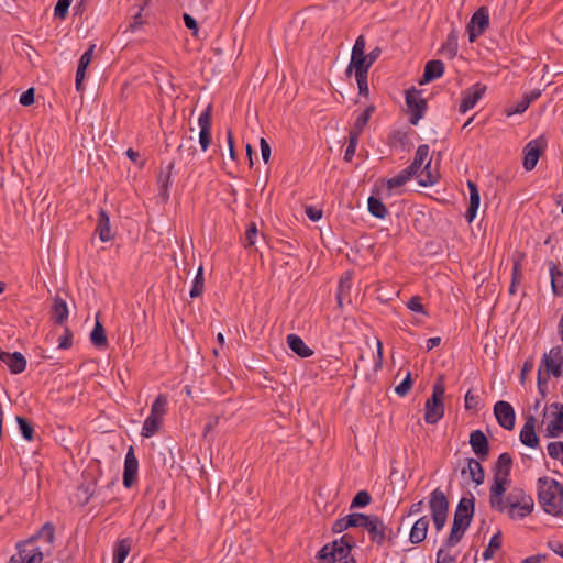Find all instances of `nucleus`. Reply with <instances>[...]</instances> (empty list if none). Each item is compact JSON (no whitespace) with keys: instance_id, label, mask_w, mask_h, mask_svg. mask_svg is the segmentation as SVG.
<instances>
[{"instance_id":"49","label":"nucleus","mask_w":563,"mask_h":563,"mask_svg":"<svg viewBox=\"0 0 563 563\" xmlns=\"http://www.w3.org/2000/svg\"><path fill=\"white\" fill-rule=\"evenodd\" d=\"M71 0H58L54 8L55 18L65 19L68 14Z\"/></svg>"},{"instance_id":"2","label":"nucleus","mask_w":563,"mask_h":563,"mask_svg":"<svg viewBox=\"0 0 563 563\" xmlns=\"http://www.w3.org/2000/svg\"><path fill=\"white\" fill-rule=\"evenodd\" d=\"M538 501L542 509L552 516L563 515V486L556 479L541 477L538 479Z\"/></svg>"},{"instance_id":"44","label":"nucleus","mask_w":563,"mask_h":563,"mask_svg":"<svg viewBox=\"0 0 563 563\" xmlns=\"http://www.w3.org/2000/svg\"><path fill=\"white\" fill-rule=\"evenodd\" d=\"M372 497L367 490H360L350 505V509L363 508L369 505Z\"/></svg>"},{"instance_id":"16","label":"nucleus","mask_w":563,"mask_h":563,"mask_svg":"<svg viewBox=\"0 0 563 563\" xmlns=\"http://www.w3.org/2000/svg\"><path fill=\"white\" fill-rule=\"evenodd\" d=\"M139 461L134 453V448L130 446L124 461L123 470V485L125 488H130L134 485L137 478Z\"/></svg>"},{"instance_id":"6","label":"nucleus","mask_w":563,"mask_h":563,"mask_svg":"<svg viewBox=\"0 0 563 563\" xmlns=\"http://www.w3.org/2000/svg\"><path fill=\"white\" fill-rule=\"evenodd\" d=\"M512 467V457L508 452L501 453L494 467V478L490 488H493V501L497 503L500 495H505L510 485V471Z\"/></svg>"},{"instance_id":"56","label":"nucleus","mask_w":563,"mask_h":563,"mask_svg":"<svg viewBox=\"0 0 563 563\" xmlns=\"http://www.w3.org/2000/svg\"><path fill=\"white\" fill-rule=\"evenodd\" d=\"M73 345V332L69 328H65L64 335H62L58 340V347L62 350H67Z\"/></svg>"},{"instance_id":"11","label":"nucleus","mask_w":563,"mask_h":563,"mask_svg":"<svg viewBox=\"0 0 563 563\" xmlns=\"http://www.w3.org/2000/svg\"><path fill=\"white\" fill-rule=\"evenodd\" d=\"M406 104L410 112L409 122L417 125L427 110V101L420 96V91L412 88L406 93Z\"/></svg>"},{"instance_id":"7","label":"nucleus","mask_w":563,"mask_h":563,"mask_svg":"<svg viewBox=\"0 0 563 563\" xmlns=\"http://www.w3.org/2000/svg\"><path fill=\"white\" fill-rule=\"evenodd\" d=\"M445 386L444 377L439 376L432 389L431 397L426 402L424 420L429 424L437 423L444 415Z\"/></svg>"},{"instance_id":"27","label":"nucleus","mask_w":563,"mask_h":563,"mask_svg":"<svg viewBox=\"0 0 563 563\" xmlns=\"http://www.w3.org/2000/svg\"><path fill=\"white\" fill-rule=\"evenodd\" d=\"M428 528H429V519L427 516H423L420 519H418L411 528L410 536H409L410 542L412 544H418V543L422 542L427 537Z\"/></svg>"},{"instance_id":"58","label":"nucleus","mask_w":563,"mask_h":563,"mask_svg":"<svg viewBox=\"0 0 563 563\" xmlns=\"http://www.w3.org/2000/svg\"><path fill=\"white\" fill-rule=\"evenodd\" d=\"M351 289V277L347 275L346 277H342L339 283L338 289V300L341 302L345 292H349Z\"/></svg>"},{"instance_id":"38","label":"nucleus","mask_w":563,"mask_h":563,"mask_svg":"<svg viewBox=\"0 0 563 563\" xmlns=\"http://www.w3.org/2000/svg\"><path fill=\"white\" fill-rule=\"evenodd\" d=\"M131 550V540L130 539H122L120 540L115 548H114V554H113V563H123L129 555Z\"/></svg>"},{"instance_id":"9","label":"nucleus","mask_w":563,"mask_h":563,"mask_svg":"<svg viewBox=\"0 0 563 563\" xmlns=\"http://www.w3.org/2000/svg\"><path fill=\"white\" fill-rule=\"evenodd\" d=\"M488 26L489 11L486 7H481L473 13L466 26L470 42L474 43L476 38L488 29Z\"/></svg>"},{"instance_id":"5","label":"nucleus","mask_w":563,"mask_h":563,"mask_svg":"<svg viewBox=\"0 0 563 563\" xmlns=\"http://www.w3.org/2000/svg\"><path fill=\"white\" fill-rule=\"evenodd\" d=\"M362 528L367 531L369 541L377 547H382L385 543L393 544L396 534L388 525L377 515L364 516Z\"/></svg>"},{"instance_id":"14","label":"nucleus","mask_w":563,"mask_h":563,"mask_svg":"<svg viewBox=\"0 0 563 563\" xmlns=\"http://www.w3.org/2000/svg\"><path fill=\"white\" fill-rule=\"evenodd\" d=\"M486 90V85H483L481 82H476L468 89L464 90L462 92V101L459 108L460 112L465 113L472 108H474L475 104L483 98Z\"/></svg>"},{"instance_id":"36","label":"nucleus","mask_w":563,"mask_h":563,"mask_svg":"<svg viewBox=\"0 0 563 563\" xmlns=\"http://www.w3.org/2000/svg\"><path fill=\"white\" fill-rule=\"evenodd\" d=\"M367 203L369 213L375 218L385 219L388 214V210L380 199L371 196Z\"/></svg>"},{"instance_id":"15","label":"nucleus","mask_w":563,"mask_h":563,"mask_svg":"<svg viewBox=\"0 0 563 563\" xmlns=\"http://www.w3.org/2000/svg\"><path fill=\"white\" fill-rule=\"evenodd\" d=\"M494 413L497 422L506 430H512L516 421V413L512 406L504 400H499L494 406Z\"/></svg>"},{"instance_id":"61","label":"nucleus","mask_w":563,"mask_h":563,"mask_svg":"<svg viewBox=\"0 0 563 563\" xmlns=\"http://www.w3.org/2000/svg\"><path fill=\"white\" fill-rule=\"evenodd\" d=\"M54 526L51 522H46L42 529L41 534L44 536L48 543L54 541Z\"/></svg>"},{"instance_id":"1","label":"nucleus","mask_w":563,"mask_h":563,"mask_svg":"<svg viewBox=\"0 0 563 563\" xmlns=\"http://www.w3.org/2000/svg\"><path fill=\"white\" fill-rule=\"evenodd\" d=\"M490 507L499 512L507 511L509 518L523 519L533 510L534 503L522 488L514 487L506 496L500 495L497 503H493V488L489 489Z\"/></svg>"},{"instance_id":"41","label":"nucleus","mask_w":563,"mask_h":563,"mask_svg":"<svg viewBox=\"0 0 563 563\" xmlns=\"http://www.w3.org/2000/svg\"><path fill=\"white\" fill-rule=\"evenodd\" d=\"M16 422L22 437L26 441H32L34 439V428L31 421L24 417L18 416Z\"/></svg>"},{"instance_id":"10","label":"nucleus","mask_w":563,"mask_h":563,"mask_svg":"<svg viewBox=\"0 0 563 563\" xmlns=\"http://www.w3.org/2000/svg\"><path fill=\"white\" fill-rule=\"evenodd\" d=\"M475 511V498L473 495L470 497H462L456 506L453 525L460 528L467 529L471 525Z\"/></svg>"},{"instance_id":"35","label":"nucleus","mask_w":563,"mask_h":563,"mask_svg":"<svg viewBox=\"0 0 563 563\" xmlns=\"http://www.w3.org/2000/svg\"><path fill=\"white\" fill-rule=\"evenodd\" d=\"M90 341L96 347H106L108 345L106 330L98 320L90 333Z\"/></svg>"},{"instance_id":"32","label":"nucleus","mask_w":563,"mask_h":563,"mask_svg":"<svg viewBox=\"0 0 563 563\" xmlns=\"http://www.w3.org/2000/svg\"><path fill=\"white\" fill-rule=\"evenodd\" d=\"M287 344L289 349L300 357H309L313 354V351L307 346L303 340L297 334H289L287 336Z\"/></svg>"},{"instance_id":"25","label":"nucleus","mask_w":563,"mask_h":563,"mask_svg":"<svg viewBox=\"0 0 563 563\" xmlns=\"http://www.w3.org/2000/svg\"><path fill=\"white\" fill-rule=\"evenodd\" d=\"M467 186L470 189V206L466 210L465 219L468 223H471L476 217L481 202V196L475 183L468 180Z\"/></svg>"},{"instance_id":"48","label":"nucleus","mask_w":563,"mask_h":563,"mask_svg":"<svg viewBox=\"0 0 563 563\" xmlns=\"http://www.w3.org/2000/svg\"><path fill=\"white\" fill-rule=\"evenodd\" d=\"M360 136L349 133V144L344 153V161L351 162L354 157Z\"/></svg>"},{"instance_id":"24","label":"nucleus","mask_w":563,"mask_h":563,"mask_svg":"<svg viewBox=\"0 0 563 563\" xmlns=\"http://www.w3.org/2000/svg\"><path fill=\"white\" fill-rule=\"evenodd\" d=\"M68 307L64 299L56 296L51 309V320L59 325H63L68 319Z\"/></svg>"},{"instance_id":"30","label":"nucleus","mask_w":563,"mask_h":563,"mask_svg":"<svg viewBox=\"0 0 563 563\" xmlns=\"http://www.w3.org/2000/svg\"><path fill=\"white\" fill-rule=\"evenodd\" d=\"M429 150V145L427 144L418 146L412 163L406 167L413 176H418V172L421 169L422 165L430 158Z\"/></svg>"},{"instance_id":"18","label":"nucleus","mask_w":563,"mask_h":563,"mask_svg":"<svg viewBox=\"0 0 563 563\" xmlns=\"http://www.w3.org/2000/svg\"><path fill=\"white\" fill-rule=\"evenodd\" d=\"M364 516L365 514L363 512H352L345 517L336 519L332 525V532L341 533L349 528H362L363 520H365Z\"/></svg>"},{"instance_id":"39","label":"nucleus","mask_w":563,"mask_h":563,"mask_svg":"<svg viewBox=\"0 0 563 563\" xmlns=\"http://www.w3.org/2000/svg\"><path fill=\"white\" fill-rule=\"evenodd\" d=\"M413 175L407 168L402 169L396 176L389 178L387 180V188L394 189L404 186L408 180H410Z\"/></svg>"},{"instance_id":"55","label":"nucleus","mask_w":563,"mask_h":563,"mask_svg":"<svg viewBox=\"0 0 563 563\" xmlns=\"http://www.w3.org/2000/svg\"><path fill=\"white\" fill-rule=\"evenodd\" d=\"M257 236V229H256V224L255 223H251L247 229H246V232H245V242H244V246L245 247H250V246H253L255 244V239Z\"/></svg>"},{"instance_id":"64","label":"nucleus","mask_w":563,"mask_h":563,"mask_svg":"<svg viewBox=\"0 0 563 563\" xmlns=\"http://www.w3.org/2000/svg\"><path fill=\"white\" fill-rule=\"evenodd\" d=\"M183 20H184L186 27L194 31V34H196L198 31L197 21L188 13H184Z\"/></svg>"},{"instance_id":"4","label":"nucleus","mask_w":563,"mask_h":563,"mask_svg":"<svg viewBox=\"0 0 563 563\" xmlns=\"http://www.w3.org/2000/svg\"><path fill=\"white\" fill-rule=\"evenodd\" d=\"M355 547L354 538L346 533L340 539H336L330 543L324 544L317 553L316 559L320 563H335L342 561H349L354 559L351 554L352 549Z\"/></svg>"},{"instance_id":"60","label":"nucleus","mask_w":563,"mask_h":563,"mask_svg":"<svg viewBox=\"0 0 563 563\" xmlns=\"http://www.w3.org/2000/svg\"><path fill=\"white\" fill-rule=\"evenodd\" d=\"M20 103L24 107H30L34 103V88H29L21 95Z\"/></svg>"},{"instance_id":"33","label":"nucleus","mask_w":563,"mask_h":563,"mask_svg":"<svg viewBox=\"0 0 563 563\" xmlns=\"http://www.w3.org/2000/svg\"><path fill=\"white\" fill-rule=\"evenodd\" d=\"M467 471L470 473V476L474 483L477 485L483 484L485 478V472L481 464V462L476 459L468 457L467 460ZM466 473V468L462 470V474Z\"/></svg>"},{"instance_id":"13","label":"nucleus","mask_w":563,"mask_h":563,"mask_svg":"<svg viewBox=\"0 0 563 563\" xmlns=\"http://www.w3.org/2000/svg\"><path fill=\"white\" fill-rule=\"evenodd\" d=\"M198 124L200 126L199 144L201 150L206 152L211 144V126H212V106L209 104L199 115Z\"/></svg>"},{"instance_id":"46","label":"nucleus","mask_w":563,"mask_h":563,"mask_svg":"<svg viewBox=\"0 0 563 563\" xmlns=\"http://www.w3.org/2000/svg\"><path fill=\"white\" fill-rule=\"evenodd\" d=\"M532 102V98H529L528 95H525L522 99L516 104V107L507 108L506 114L508 117L517 113H523Z\"/></svg>"},{"instance_id":"52","label":"nucleus","mask_w":563,"mask_h":563,"mask_svg":"<svg viewBox=\"0 0 563 563\" xmlns=\"http://www.w3.org/2000/svg\"><path fill=\"white\" fill-rule=\"evenodd\" d=\"M412 384H413V380L411 378V374L408 373L407 376L405 377V379L399 385L396 386L395 391L399 396L404 397L410 391Z\"/></svg>"},{"instance_id":"20","label":"nucleus","mask_w":563,"mask_h":563,"mask_svg":"<svg viewBox=\"0 0 563 563\" xmlns=\"http://www.w3.org/2000/svg\"><path fill=\"white\" fill-rule=\"evenodd\" d=\"M536 422L537 419L533 416H528L520 431V441L529 448H537L539 445V438L534 429Z\"/></svg>"},{"instance_id":"47","label":"nucleus","mask_w":563,"mask_h":563,"mask_svg":"<svg viewBox=\"0 0 563 563\" xmlns=\"http://www.w3.org/2000/svg\"><path fill=\"white\" fill-rule=\"evenodd\" d=\"M203 275H202V267L200 266L198 269V273L195 277L191 290H190V297L196 298L199 297L203 291Z\"/></svg>"},{"instance_id":"45","label":"nucleus","mask_w":563,"mask_h":563,"mask_svg":"<svg viewBox=\"0 0 563 563\" xmlns=\"http://www.w3.org/2000/svg\"><path fill=\"white\" fill-rule=\"evenodd\" d=\"M466 530L467 529L460 528V527H456L455 525H452L451 532L445 540V547L452 548V547L456 545L463 538Z\"/></svg>"},{"instance_id":"12","label":"nucleus","mask_w":563,"mask_h":563,"mask_svg":"<svg viewBox=\"0 0 563 563\" xmlns=\"http://www.w3.org/2000/svg\"><path fill=\"white\" fill-rule=\"evenodd\" d=\"M548 412L552 416V419L547 426L548 438H559L563 433V404L553 402L544 410V416Z\"/></svg>"},{"instance_id":"37","label":"nucleus","mask_w":563,"mask_h":563,"mask_svg":"<svg viewBox=\"0 0 563 563\" xmlns=\"http://www.w3.org/2000/svg\"><path fill=\"white\" fill-rule=\"evenodd\" d=\"M161 423H162V418L150 415L143 423V428H142V432H141L142 437H144V438L153 437L158 431Z\"/></svg>"},{"instance_id":"34","label":"nucleus","mask_w":563,"mask_h":563,"mask_svg":"<svg viewBox=\"0 0 563 563\" xmlns=\"http://www.w3.org/2000/svg\"><path fill=\"white\" fill-rule=\"evenodd\" d=\"M375 111L374 106H368L355 120L350 133L361 136L364 128L367 125L372 113Z\"/></svg>"},{"instance_id":"63","label":"nucleus","mask_w":563,"mask_h":563,"mask_svg":"<svg viewBox=\"0 0 563 563\" xmlns=\"http://www.w3.org/2000/svg\"><path fill=\"white\" fill-rule=\"evenodd\" d=\"M260 146H261V153H262L263 161L265 163H268L269 157H271V146L264 137H262L260 140Z\"/></svg>"},{"instance_id":"28","label":"nucleus","mask_w":563,"mask_h":563,"mask_svg":"<svg viewBox=\"0 0 563 563\" xmlns=\"http://www.w3.org/2000/svg\"><path fill=\"white\" fill-rule=\"evenodd\" d=\"M96 233L102 242H108L112 240L113 234L110 229V219L106 210L101 209L99 211Z\"/></svg>"},{"instance_id":"50","label":"nucleus","mask_w":563,"mask_h":563,"mask_svg":"<svg viewBox=\"0 0 563 563\" xmlns=\"http://www.w3.org/2000/svg\"><path fill=\"white\" fill-rule=\"evenodd\" d=\"M442 51L448 52L451 57L455 56L457 53V36L454 32H451L446 38L445 44L442 47Z\"/></svg>"},{"instance_id":"22","label":"nucleus","mask_w":563,"mask_h":563,"mask_svg":"<svg viewBox=\"0 0 563 563\" xmlns=\"http://www.w3.org/2000/svg\"><path fill=\"white\" fill-rule=\"evenodd\" d=\"M174 167L175 162L173 161L167 165L165 170L161 169L157 175V183L159 185L158 196L164 202L169 199V185L172 181V173Z\"/></svg>"},{"instance_id":"51","label":"nucleus","mask_w":563,"mask_h":563,"mask_svg":"<svg viewBox=\"0 0 563 563\" xmlns=\"http://www.w3.org/2000/svg\"><path fill=\"white\" fill-rule=\"evenodd\" d=\"M547 450L550 457L561 461L563 456V442H550Z\"/></svg>"},{"instance_id":"17","label":"nucleus","mask_w":563,"mask_h":563,"mask_svg":"<svg viewBox=\"0 0 563 563\" xmlns=\"http://www.w3.org/2000/svg\"><path fill=\"white\" fill-rule=\"evenodd\" d=\"M470 444L474 454L481 461H486L489 455V442L482 430H474L470 434Z\"/></svg>"},{"instance_id":"53","label":"nucleus","mask_w":563,"mask_h":563,"mask_svg":"<svg viewBox=\"0 0 563 563\" xmlns=\"http://www.w3.org/2000/svg\"><path fill=\"white\" fill-rule=\"evenodd\" d=\"M188 141L189 143H191L192 137H189ZM177 151L180 154V156L185 157L187 162H191L196 155V147L192 144H190L188 147H185L184 144H180Z\"/></svg>"},{"instance_id":"21","label":"nucleus","mask_w":563,"mask_h":563,"mask_svg":"<svg viewBox=\"0 0 563 563\" xmlns=\"http://www.w3.org/2000/svg\"><path fill=\"white\" fill-rule=\"evenodd\" d=\"M0 360L7 364L12 374H20L26 367V358L20 352H5L1 353Z\"/></svg>"},{"instance_id":"23","label":"nucleus","mask_w":563,"mask_h":563,"mask_svg":"<svg viewBox=\"0 0 563 563\" xmlns=\"http://www.w3.org/2000/svg\"><path fill=\"white\" fill-rule=\"evenodd\" d=\"M444 73V63L440 59L429 60L423 70L422 79L420 85L428 84L434 79L440 78Z\"/></svg>"},{"instance_id":"43","label":"nucleus","mask_w":563,"mask_h":563,"mask_svg":"<svg viewBox=\"0 0 563 563\" xmlns=\"http://www.w3.org/2000/svg\"><path fill=\"white\" fill-rule=\"evenodd\" d=\"M522 280V272H521V262L517 260L514 262L512 273H511V284L509 287V292L515 295L517 291V285H519Z\"/></svg>"},{"instance_id":"31","label":"nucleus","mask_w":563,"mask_h":563,"mask_svg":"<svg viewBox=\"0 0 563 563\" xmlns=\"http://www.w3.org/2000/svg\"><path fill=\"white\" fill-rule=\"evenodd\" d=\"M431 161L432 158L430 157L426 162L424 167L418 172V176H415L418 178L419 184L424 187L435 184L439 179L438 170L431 168Z\"/></svg>"},{"instance_id":"40","label":"nucleus","mask_w":563,"mask_h":563,"mask_svg":"<svg viewBox=\"0 0 563 563\" xmlns=\"http://www.w3.org/2000/svg\"><path fill=\"white\" fill-rule=\"evenodd\" d=\"M168 399L166 395H158L151 407V413L155 417L162 418L167 410Z\"/></svg>"},{"instance_id":"57","label":"nucleus","mask_w":563,"mask_h":563,"mask_svg":"<svg viewBox=\"0 0 563 563\" xmlns=\"http://www.w3.org/2000/svg\"><path fill=\"white\" fill-rule=\"evenodd\" d=\"M479 405V397L474 395L471 390L465 394V409L466 410H477Z\"/></svg>"},{"instance_id":"54","label":"nucleus","mask_w":563,"mask_h":563,"mask_svg":"<svg viewBox=\"0 0 563 563\" xmlns=\"http://www.w3.org/2000/svg\"><path fill=\"white\" fill-rule=\"evenodd\" d=\"M408 309L415 312H420L427 314L424 307L422 305V299L419 296H412L407 302Z\"/></svg>"},{"instance_id":"29","label":"nucleus","mask_w":563,"mask_h":563,"mask_svg":"<svg viewBox=\"0 0 563 563\" xmlns=\"http://www.w3.org/2000/svg\"><path fill=\"white\" fill-rule=\"evenodd\" d=\"M525 157H523V167L526 170L530 172L532 170L541 155V150L539 148L538 144L536 142H529L525 150Z\"/></svg>"},{"instance_id":"3","label":"nucleus","mask_w":563,"mask_h":563,"mask_svg":"<svg viewBox=\"0 0 563 563\" xmlns=\"http://www.w3.org/2000/svg\"><path fill=\"white\" fill-rule=\"evenodd\" d=\"M563 374V346L556 345L548 353H544L539 368L537 385L539 393L545 397L548 393V383L553 377H561Z\"/></svg>"},{"instance_id":"19","label":"nucleus","mask_w":563,"mask_h":563,"mask_svg":"<svg viewBox=\"0 0 563 563\" xmlns=\"http://www.w3.org/2000/svg\"><path fill=\"white\" fill-rule=\"evenodd\" d=\"M429 507L431 516H448L449 500L440 488H435L430 494Z\"/></svg>"},{"instance_id":"26","label":"nucleus","mask_w":563,"mask_h":563,"mask_svg":"<svg viewBox=\"0 0 563 563\" xmlns=\"http://www.w3.org/2000/svg\"><path fill=\"white\" fill-rule=\"evenodd\" d=\"M371 68L366 55L360 53H352L351 62L347 66L346 74L350 75L352 69L355 70V77H361V74H368Z\"/></svg>"},{"instance_id":"62","label":"nucleus","mask_w":563,"mask_h":563,"mask_svg":"<svg viewBox=\"0 0 563 563\" xmlns=\"http://www.w3.org/2000/svg\"><path fill=\"white\" fill-rule=\"evenodd\" d=\"M93 47H95V45L90 46V48H89V49H87V51H86V52L80 56V59H79L78 66H80V67H85V68L87 69V67H88V66H89V64L91 63Z\"/></svg>"},{"instance_id":"42","label":"nucleus","mask_w":563,"mask_h":563,"mask_svg":"<svg viewBox=\"0 0 563 563\" xmlns=\"http://www.w3.org/2000/svg\"><path fill=\"white\" fill-rule=\"evenodd\" d=\"M501 547V533H495L488 543V547L483 552V559L485 561L492 559L497 550Z\"/></svg>"},{"instance_id":"59","label":"nucleus","mask_w":563,"mask_h":563,"mask_svg":"<svg viewBox=\"0 0 563 563\" xmlns=\"http://www.w3.org/2000/svg\"><path fill=\"white\" fill-rule=\"evenodd\" d=\"M357 87H358V93L361 96H368L369 89L367 84V74H361V77H355Z\"/></svg>"},{"instance_id":"8","label":"nucleus","mask_w":563,"mask_h":563,"mask_svg":"<svg viewBox=\"0 0 563 563\" xmlns=\"http://www.w3.org/2000/svg\"><path fill=\"white\" fill-rule=\"evenodd\" d=\"M43 559L42 550L31 539L18 544V553L10 558L9 563H42Z\"/></svg>"}]
</instances>
